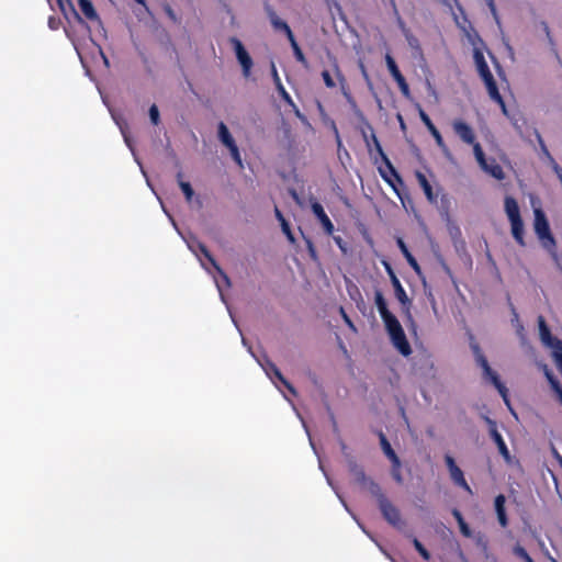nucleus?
Segmentation results:
<instances>
[{
    "mask_svg": "<svg viewBox=\"0 0 562 562\" xmlns=\"http://www.w3.org/2000/svg\"><path fill=\"white\" fill-rule=\"evenodd\" d=\"M472 349H473V352L475 356V361H476L477 366L481 367V369L483 371V378L485 380H488L495 386V389L498 391L499 395L502 396V398H503L504 403L506 404V406L508 407V409L512 412V414L514 416H516V414L510 405L508 390H507L506 385L501 381L497 372L494 371L490 367L488 361H487L486 357L482 353L480 347L477 345H473Z\"/></svg>",
    "mask_w": 562,
    "mask_h": 562,
    "instance_id": "1",
    "label": "nucleus"
},
{
    "mask_svg": "<svg viewBox=\"0 0 562 562\" xmlns=\"http://www.w3.org/2000/svg\"><path fill=\"white\" fill-rule=\"evenodd\" d=\"M265 11H266V14H267L273 30L276 32H282L285 34V36L289 40L291 47L293 49L295 59L299 63H301L304 67H307V59H306L305 55L303 54L300 45L297 44L295 36H294L291 27L289 26V24L278 16L274 9L268 2L265 3Z\"/></svg>",
    "mask_w": 562,
    "mask_h": 562,
    "instance_id": "2",
    "label": "nucleus"
},
{
    "mask_svg": "<svg viewBox=\"0 0 562 562\" xmlns=\"http://www.w3.org/2000/svg\"><path fill=\"white\" fill-rule=\"evenodd\" d=\"M373 497L376 499L382 517L396 529H403L405 521L400 509L387 498L379 484H373Z\"/></svg>",
    "mask_w": 562,
    "mask_h": 562,
    "instance_id": "3",
    "label": "nucleus"
},
{
    "mask_svg": "<svg viewBox=\"0 0 562 562\" xmlns=\"http://www.w3.org/2000/svg\"><path fill=\"white\" fill-rule=\"evenodd\" d=\"M382 321L393 346L401 355L405 357L409 356L412 353V348L396 316L391 314L382 318Z\"/></svg>",
    "mask_w": 562,
    "mask_h": 562,
    "instance_id": "4",
    "label": "nucleus"
},
{
    "mask_svg": "<svg viewBox=\"0 0 562 562\" xmlns=\"http://www.w3.org/2000/svg\"><path fill=\"white\" fill-rule=\"evenodd\" d=\"M504 209L510 223L514 239L519 246L525 247L524 222L520 216V210L516 199L510 195L505 196Z\"/></svg>",
    "mask_w": 562,
    "mask_h": 562,
    "instance_id": "5",
    "label": "nucleus"
},
{
    "mask_svg": "<svg viewBox=\"0 0 562 562\" xmlns=\"http://www.w3.org/2000/svg\"><path fill=\"white\" fill-rule=\"evenodd\" d=\"M371 138L374 143V146H375L378 153L381 155L382 160L385 165V169L382 167H379V173H380L381 178L393 189V191L397 194V196L401 198L397 186L404 184L403 179L400 176V173L396 171V169L394 168V166L392 165V162L390 161L387 156L384 154L382 146L374 133H372Z\"/></svg>",
    "mask_w": 562,
    "mask_h": 562,
    "instance_id": "6",
    "label": "nucleus"
},
{
    "mask_svg": "<svg viewBox=\"0 0 562 562\" xmlns=\"http://www.w3.org/2000/svg\"><path fill=\"white\" fill-rule=\"evenodd\" d=\"M533 213V228L536 235L542 243V246L555 256L557 241L551 233L550 225L544 212L541 209H536Z\"/></svg>",
    "mask_w": 562,
    "mask_h": 562,
    "instance_id": "7",
    "label": "nucleus"
},
{
    "mask_svg": "<svg viewBox=\"0 0 562 562\" xmlns=\"http://www.w3.org/2000/svg\"><path fill=\"white\" fill-rule=\"evenodd\" d=\"M445 462L449 470L452 482L464 490L468 494L473 495L471 486L468 484L462 470L457 465L454 459L450 454H446Z\"/></svg>",
    "mask_w": 562,
    "mask_h": 562,
    "instance_id": "8",
    "label": "nucleus"
},
{
    "mask_svg": "<svg viewBox=\"0 0 562 562\" xmlns=\"http://www.w3.org/2000/svg\"><path fill=\"white\" fill-rule=\"evenodd\" d=\"M483 419H484V422L488 426L490 436L493 439V441L496 443V446L498 448V452L501 453V456L506 461H509L510 460V453H509V450H508V448L506 446V442L504 441L502 435L497 430L496 422L494 419L490 418L488 416H485V415L483 416Z\"/></svg>",
    "mask_w": 562,
    "mask_h": 562,
    "instance_id": "9",
    "label": "nucleus"
},
{
    "mask_svg": "<svg viewBox=\"0 0 562 562\" xmlns=\"http://www.w3.org/2000/svg\"><path fill=\"white\" fill-rule=\"evenodd\" d=\"M231 43L234 47L236 58L243 68L244 76L248 77L254 65L250 55L248 54L245 46L237 37H232Z\"/></svg>",
    "mask_w": 562,
    "mask_h": 562,
    "instance_id": "10",
    "label": "nucleus"
},
{
    "mask_svg": "<svg viewBox=\"0 0 562 562\" xmlns=\"http://www.w3.org/2000/svg\"><path fill=\"white\" fill-rule=\"evenodd\" d=\"M349 471L352 474L355 481L363 488H367L371 495H373L372 485L378 483L366 474L363 468L356 462H350Z\"/></svg>",
    "mask_w": 562,
    "mask_h": 562,
    "instance_id": "11",
    "label": "nucleus"
},
{
    "mask_svg": "<svg viewBox=\"0 0 562 562\" xmlns=\"http://www.w3.org/2000/svg\"><path fill=\"white\" fill-rule=\"evenodd\" d=\"M452 128L454 133L460 137L462 142L468 145L475 143V134L473 128L462 120H454L452 122Z\"/></svg>",
    "mask_w": 562,
    "mask_h": 562,
    "instance_id": "12",
    "label": "nucleus"
},
{
    "mask_svg": "<svg viewBox=\"0 0 562 562\" xmlns=\"http://www.w3.org/2000/svg\"><path fill=\"white\" fill-rule=\"evenodd\" d=\"M311 209H312V212L314 213V215L316 216V218L322 224L325 233L329 236L333 235L334 231H335L334 224L330 221V218L328 217V215L325 213L322 204L314 200L311 204Z\"/></svg>",
    "mask_w": 562,
    "mask_h": 562,
    "instance_id": "13",
    "label": "nucleus"
},
{
    "mask_svg": "<svg viewBox=\"0 0 562 562\" xmlns=\"http://www.w3.org/2000/svg\"><path fill=\"white\" fill-rule=\"evenodd\" d=\"M538 325L540 339L544 346L549 347L552 350L557 347L555 342H562L559 338L552 336L551 330L546 323V319L541 315L538 317Z\"/></svg>",
    "mask_w": 562,
    "mask_h": 562,
    "instance_id": "14",
    "label": "nucleus"
},
{
    "mask_svg": "<svg viewBox=\"0 0 562 562\" xmlns=\"http://www.w3.org/2000/svg\"><path fill=\"white\" fill-rule=\"evenodd\" d=\"M392 285L394 288L395 297L402 304L404 313L406 314V316L409 319H412V314H411L412 301L407 296L405 289L403 288V285L401 284L398 279H395L394 282H392Z\"/></svg>",
    "mask_w": 562,
    "mask_h": 562,
    "instance_id": "15",
    "label": "nucleus"
},
{
    "mask_svg": "<svg viewBox=\"0 0 562 562\" xmlns=\"http://www.w3.org/2000/svg\"><path fill=\"white\" fill-rule=\"evenodd\" d=\"M486 89H487V92H488V95L490 98L496 102L501 109H502V112L507 115V108H506V104H505V101L502 97V94L499 93V90L497 88V85H496V81L494 79V77H491L488 79H485L483 80Z\"/></svg>",
    "mask_w": 562,
    "mask_h": 562,
    "instance_id": "16",
    "label": "nucleus"
},
{
    "mask_svg": "<svg viewBox=\"0 0 562 562\" xmlns=\"http://www.w3.org/2000/svg\"><path fill=\"white\" fill-rule=\"evenodd\" d=\"M420 120L423 121V123L425 124V126L427 127V130L429 131L431 136L434 137L438 147H440L443 151H447L448 147H447L440 132L435 126V124L432 123V121L430 120L428 114L425 113L423 110H420Z\"/></svg>",
    "mask_w": 562,
    "mask_h": 562,
    "instance_id": "17",
    "label": "nucleus"
},
{
    "mask_svg": "<svg viewBox=\"0 0 562 562\" xmlns=\"http://www.w3.org/2000/svg\"><path fill=\"white\" fill-rule=\"evenodd\" d=\"M473 57H474L477 72H479L480 77L482 78V80L493 77V74L490 70V67L484 58L483 53L479 49H475Z\"/></svg>",
    "mask_w": 562,
    "mask_h": 562,
    "instance_id": "18",
    "label": "nucleus"
},
{
    "mask_svg": "<svg viewBox=\"0 0 562 562\" xmlns=\"http://www.w3.org/2000/svg\"><path fill=\"white\" fill-rule=\"evenodd\" d=\"M333 70H334V74H335V76H336V78L338 80V85L340 87V91H341L342 95L347 99V101L352 102L353 99H352V95L350 93V89H349V86L347 83V79L344 76V74L341 72L340 67H339L337 60H335L334 64H333Z\"/></svg>",
    "mask_w": 562,
    "mask_h": 562,
    "instance_id": "19",
    "label": "nucleus"
},
{
    "mask_svg": "<svg viewBox=\"0 0 562 562\" xmlns=\"http://www.w3.org/2000/svg\"><path fill=\"white\" fill-rule=\"evenodd\" d=\"M542 369H543L544 376H546V379L548 380V382L550 384V387L557 394L558 400H559V402L562 405V385L560 384V382L558 381V379L554 376V374L548 368L547 364H543Z\"/></svg>",
    "mask_w": 562,
    "mask_h": 562,
    "instance_id": "20",
    "label": "nucleus"
},
{
    "mask_svg": "<svg viewBox=\"0 0 562 562\" xmlns=\"http://www.w3.org/2000/svg\"><path fill=\"white\" fill-rule=\"evenodd\" d=\"M415 176H416V179H417L419 186L423 188V191H424L427 200L430 203H435L437 201V195L434 193L432 188H431L429 181L427 180L426 176L420 171H416Z\"/></svg>",
    "mask_w": 562,
    "mask_h": 562,
    "instance_id": "21",
    "label": "nucleus"
},
{
    "mask_svg": "<svg viewBox=\"0 0 562 562\" xmlns=\"http://www.w3.org/2000/svg\"><path fill=\"white\" fill-rule=\"evenodd\" d=\"M505 502L506 498L503 494H499L495 497V510L497 514L498 522L504 528L508 525V519L505 510Z\"/></svg>",
    "mask_w": 562,
    "mask_h": 562,
    "instance_id": "22",
    "label": "nucleus"
},
{
    "mask_svg": "<svg viewBox=\"0 0 562 562\" xmlns=\"http://www.w3.org/2000/svg\"><path fill=\"white\" fill-rule=\"evenodd\" d=\"M202 254L205 256V258L211 262V265L214 267V269L220 274L222 281L227 285L231 286V280L229 277L226 274V272L221 268V266L216 262V260L213 258L209 249L204 246H200Z\"/></svg>",
    "mask_w": 562,
    "mask_h": 562,
    "instance_id": "23",
    "label": "nucleus"
},
{
    "mask_svg": "<svg viewBox=\"0 0 562 562\" xmlns=\"http://www.w3.org/2000/svg\"><path fill=\"white\" fill-rule=\"evenodd\" d=\"M397 245H398V248L401 249L403 256L405 257V259L407 260L408 265L412 267V269L420 274L422 272V268L420 266L418 265L416 258L412 255V252L408 250L406 244L403 241V239L398 238L397 239Z\"/></svg>",
    "mask_w": 562,
    "mask_h": 562,
    "instance_id": "24",
    "label": "nucleus"
},
{
    "mask_svg": "<svg viewBox=\"0 0 562 562\" xmlns=\"http://www.w3.org/2000/svg\"><path fill=\"white\" fill-rule=\"evenodd\" d=\"M78 4L86 19L100 22V16L90 0H78Z\"/></svg>",
    "mask_w": 562,
    "mask_h": 562,
    "instance_id": "25",
    "label": "nucleus"
},
{
    "mask_svg": "<svg viewBox=\"0 0 562 562\" xmlns=\"http://www.w3.org/2000/svg\"><path fill=\"white\" fill-rule=\"evenodd\" d=\"M374 303L376 305V308L380 313V316L381 318H384L389 315H391L392 313L390 312V310L387 308V304H386V301L383 296V293L381 291H375L374 293Z\"/></svg>",
    "mask_w": 562,
    "mask_h": 562,
    "instance_id": "26",
    "label": "nucleus"
},
{
    "mask_svg": "<svg viewBox=\"0 0 562 562\" xmlns=\"http://www.w3.org/2000/svg\"><path fill=\"white\" fill-rule=\"evenodd\" d=\"M404 31V36L407 41L408 46L415 52V54L423 57V49L419 43V40L409 32V30L404 29V26H401Z\"/></svg>",
    "mask_w": 562,
    "mask_h": 562,
    "instance_id": "27",
    "label": "nucleus"
},
{
    "mask_svg": "<svg viewBox=\"0 0 562 562\" xmlns=\"http://www.w3.org/2000/svg\"><path fill=\"white\" fill-rule=\"evenodd\" d=\"M218 138L227 148L236 144L227 126L223 122H220L218 124Z\"/></svg>",
    "mask_w": 562,
    "mask_h": 562,
    "instance_id": "28",
    "label": "nucleus"
},
{
    "mask_svg": "<svg viewBox=\"0 0 562 562\" xmlns=\"http://www.w3.org/2000/svg\"><path fill=\"white\" fill-rule=\"evenodd\" d=\"M379 439L381 448L384 452V454L387 457L390 461H395V458L398 457L395 451L393 450L391 443L389 442L387 438L383 434V431H379Z\"/></svg>",
    "mask_w": 562,
    "mask_h": 562,
    "instance_id": "29",
    "label": "nucleus"
},
{
    "mask_svg": "<svg viewBox=\"0 0 562 562\" xmlns=\"http://www.w3.org/2000/svg\"><path fill=\"white\" fill-rule=\"evenodd\" d=\"M178 184L186 198V201L190 203L194 196V190L191 187L190 182L182 180V172L177 173Z\"/></svg>",
    "mask_w": 562,
    "mask_h": 562,
    "instance_id": "30",
    "label": "nucleus"
},
{
    "mask_svg": "<svg viewBox=\"0 0 562 562\" xmlns=\"http://www.w3.org/2000/svg\"><path fill=\"white\" fill-rule=\"evenodd\" d=\"M385 63H386V66H387V69L390 71L391 76L393 77V79L395 81H398V80L405 78L402 75V72L400 71L394 58L390 54L385 55Z\"/></svg>",
    "mask_w": 562,
    "mask_h": 562,
    "instance_id": "31",
    "label": "nucleus"
},
{
    "mask_svg": "<svg viewBox=\"0 0 562 562\" xmlns=\"http://www.w3.org/2000/svg\"><path fill=\"white\" fill-rule=\"evenodd\" d=\"M281 99L286 103L289 104L294 113L296 114V116L299 117H302V114L297 108V105L294 103L293 99L291 98V95L289 94V92L285 90V88L283 87V85H279V87L277 88Z\"/></svg>",
    "mask_w": 562,
    "mask_h": 562,
    "instance_id": "32",
    "label": "nucleus"
},
{
    "mask_svg": "<svg viewBox=\"0 0 562 562\" xmlns=\"http://www.w3.org/2000/svg\"><path fill=\"white\" fill-rule=\"evenodd\" d=\"M270 367V371L272 372V374L293 394V395H296V391L295 389L293 387V385L283 376V374L281 373V371L279 370V368L273 364V363H270L269 364Z\"/></svg>",
    "mask_w": 562,
    "mask_h": 562,
    "instance_id": "33",
    "label": "nucleus"
},
{
    "mask_svg": "<svg viewBox=\"0 0 562 562\" xmlns=\"http://www.w3.org/2000/svg\"><path fill=\"white\" fill-rule=\"evenodd\" d=\"M486 169H483L485 172L490 173L493 178L497 179V180H503L505 178V172L503 170V168L496 164L495 161H493L492 164H488L486 161Z\"/></svg>",
    "mask_w": 562,
    "mask_h": 562,
    "instance_id": "34",
    "label": "nucleus"
},
{
    "mask_svg": "<svg viewBox=\"0 0 562 562\" xmlns=\"http://www.w3.org/2000/svg\"><path fill=\"white\" fill-rule=\"evenodd\" d=\"M557 347L552 349L551 356L553 358L557 369L562 374V342H555Z\"/></svg>",
    "mask_w": 562,
    "mask_h": 562,
    "instance_id": "35",
    "label": "nucleus"
},
{
    "mask_svg": "<svg viewBox=\"0 0 562 562\" xmlns=\"http://www.w3.org/2000/svg\"><path fill=\"white\" fill-rule=\"evenodd\" d=\"M472 146L476 161L479 162L482 169H486V158L480 143L475 142L472 144Z\"/></svg>",
    "mask_w": 562,
    "mask_h": 562,
    "instance_id": "36",
    "label": "nucleus"
},
{
    "mask_svg": "<svg viewBox=\"0 0 562 562\" xmlns=\"http://www.w3.org/2000/svg\"><path fill=\"white\" fill-rule=\"evenodd\" d=\"M392 463V470H391V473H392V477L394 479V481L398 484H402L403 483V476H402V472H401V460L398 457L395 458V461H391Z\"/></svg>",
    "mask_w": 562,
    "mask_h": 562,
    "instance_id": "37",
    "label": "nucleus"
},
{
    "mask_svg": "<svg viewBox=\"0 0 562 562\" xmlns=\"http://www.w3.org/2000/svg\"><path fill=\"white\" fill-rule=\"evenodd\" d=\"M513 553L524 562H535L533 559L529 555L526 549L519 543L513 547Z\"/></svg>",
    "mask_w": 562,
    "mask_h": 562,
    "instance_id": "38",
    "label": "nucleus"
},
{
    "mask_svg": "<svg viewBox=\"0 0 562 562\" xmlns=\"http://www.w3.org/2000/svg\"><path fill=\"white\" fill-rule=\"evenodd\" d=\"M413 544L416 551L423 557L424 560L428 561L430 559L429 551L423 546V543L417 538H413Z\"/></svg>",
    "mask_w": 562,
    "mask_h": 562,
    "instance_id": "39",
    "label": "nucleus"
},
{
    "mask_svg": "<svg viewBox=\"0 0 562 562\" xmlns=\"http://www.w3.org/2000/svg\"><path fill=\"white\" fill-rule=\"evenodd\" d=\"M322 78L324 80V83L327 88L329 89H333V88H336L337 86V82L334 80L331 74L329 72V70H323L322 71Z\"/></svg>",
    "mask_w": 562,
    "mask_h": 562,
    "instance_id": "40",
    "label": "nucleus"
},
{
    "mask_svg": "<svg viewBox=\"0 0 562 562\" xmlns=\"http://www.w3.org/2000/svg\"><path fill=\"white\" fill-rule=\"evenodd\" d=\"M148 114H149V119H150V122L153 123V125H158L160 123L159 110L156 104H153L149 108Z\"/></svg>",
    "mask_w": 562,
    "mask_h": 562,
    "instance_id": "41",
    "label": "nucleus"
},
{
    "mask_svg": "<svg viewBox=\"0 0 562 562\" xmlns=\"http://www.w3.org/2000/svg\"><path fill=\"white\" fill-rule=\"evenodd\" d=\"M387 2H389L390 7L392 9L393 15L396 19L398 25L400 26H405L404 21L402 20V16H401L400 11L397 9L395 0H387Z\"/></svg>",
    "mask_w": 562,
    "mask_h": 562,
    "instance_id": "42",
    "label": "nucleus"
},
{
    "mask_svg": "<svg viewBox=\"0 0 562 562\" xmlns=\"http://www.w3.org/2000/svg\"><path fill=\"white\" fill-rule=\"evenodd\" d=\"M229 151H231V155H232V158L234 159V161L243 167V161H241V157H240V153H239V149L237 147L236 144H234L232 147L228 148Z\"/></svg>",
    "mask_w": 562,
    "mask_h": 562,
    "instance_id": "43",
    "label": "nucleus"
},
{
    "mask_svg": "<svg viewBox=\"0 0 562 562\" xmlns=\"http://www.w3.org/2000/svg\"><path fill=\"white\" fill-rule=\"evenodd\" d=\"M281 228H282V232L285 234L286 238L289 239V241L294 243L295 238L292 234V231H291V227H290V224L288 221H283V223H281Z\"/></svg>",
    "mask_w": 562,
    "mask_h": 562,
    "instance_id": "44",
    "label": "nucleus"
},
{
    "mask_svg": "<svg viewBox=\"0 0 562 562\" xmlns=\"http://www.w3.org/2000/svg\"><path fill=\"white\" fill-rule=\"evenodd\" d=\"M396 83H397V86H398V88H400V90H401L402 94H403L404 97H409V92H411V91H409V87H408V83H407L406 79H405V78H403V79H401V80L396 81Z\"/></svg>",
    "mask_w": 562,
    "mask_h": 562,
    "instance_id": "45",
    "label": "nucleus"
},
{
    "mask_svg": "<svg viewBox=\"0 0 562 562\" xmlns=\"http://www.w3.org/2000/svg\"><path fill=\"white\" fill-rule=\"evenodd\" d=\"M306 247H307L310 257L313 260H316L317 259V251H316V248H315V246H314V244H313V241L311 239H306Z\"/></svg>",
    "mask_w": 562,
    "mask_h": 562,
    "instance_id": "46",
    "label": "nucleus"
},
{
    "mask_svg": "<svg viewBox=\"0 0 562 562\" xmlns=\"http://www.w3.org/2000/svg\"><path fill=\"white\" fill-rule=\"evenodd\" d=\"M537 138H538L539 145L542 149V153L550 159V161H553V157L551 156L550 151L548 150L541 135L537 134Z\"/></svg>",
    "mask_w": 562,
    "mask_h": 562,
    "instance_id": "47",
    "label": "nucleus"
},
{
    "mask_svg": "<svg viewBox=\"0 0 562 562\" xmlns=\"http://www.w3.org/2000/svg\"><path fill=\"white\" fill-rule=\"evenodd\" d=\"M271 75H272V78H273V82H274V85H276V88H278V87H279V85H282L281 79H280V77H279V74H278V70H277V68H276L274 64H272V65H271Z\"/></svg>",
    "mask_w": 562,
    "mask_h": 562,
    "instance_id": "48",
    "label": "nucleus"
},
{
    "mask_svg": "<svg viewBox=\"0 0 562 562\" xmlns=\"http://www.w3.org/2000/svg\"><path fill=\"white\" fill-rule=\"evenodd\" d=\"M383 265H384L385 270H386V272H387V274H389V277H390L391 283H392V282H394V280H395V279H398V278L396 277V274H395V272H394V270H393L392 266H391L389 262L384 261V262H383Z\"/></svg>",
    "mask_w": 562,
    "mask_h": 562,
    "instance_id": "49",
    "label": "nucleus"
},
{
    "mask_svg": "<svg viewBox=\"0 0 562 562\" xmlns=\"http://www.w3.org/2000/svg\"><path fill=\"white\" fill-rule=\"evenodd\" d=\"M383 265H384L385 270H386V272H387V274H389V277H390L391 283H392V282H394V280H395V279H398V278L396 277V274H395V272H394V270H393L392 266H391L389 262L384 261V262H383Z\"/></svg>",
    "mask_w": 562,
    "mask_h": 562,
    "instance_id": "50",
    "label": "nucleus"
},
{
    "mask_svg": "<svg viewBox=\"0 0 562 562\" xmlns=\"http://www.w3.org/2000/svg\"><path fill=\"white\" fill-rule=\"evenodd\" d=\"M340 314H341L345 323L348 325V327L351 328L352 330H356V327H355L352 321L349 318V316L347 315V313L345 312V310L342 307H340Z\"/></svg>",
    "mask_w": 562,
    "mask_h": 562,
    "instance_id": "51",
    "label": "nucleus"
},
{
    "mask_svg": "<svg viewBox=\"0 0 562 562\" xmlns=\"http://www.w3.org/2000/svg\"><path fill=\"white\" fill-rule=\"evenodd\" d=\"M460 528V532L467 537V538H470L472 536V531L469 527V525L467 522H464L462 526L459 527Z\"/></svg>",
    "mask_w": 562,
    "mask_h": 562,
    "instance_id": "52",
    "label": "nucleus"
},
{
    "mask_svg": "<svg viewBox=\"0 0 562 562\" xmlns=\"http://www.w3.org/2000/svg\"><path fill=\"white\" fill-rule=\"evenodd\" d=\"M551 162H552L553 171L555 172V175L558 176V178L561 181L562 180V168L557 164V161L554 159Z\"/></svg>",
    "mask_w": 562,
    "mask_h": 562,
    "instance_id": "53",
    "label": "nucleus"
},
{
    "mask_svg": "<svg viewBox=\"0 0 562 562\" xmlns=\"http://www.w3.org/2000/svg\"><path fill=\"white\" fill-rule=\"evenodd\" d=\"M488 9L491 10L492 14L493 15H496V5H495V2L494 0H485Z\"/></svg>",
    "mask_w": 562,
    "mask_h": 562,
    "instance_id": "54",
    "label": "nucleus"
},
{
    "mask_svg": "<svg viewBox=\"0 0 562 562\" xmlns=\"http://www.w3.org/2000/svg\"><path fill=\"white\" fill-rule=\"evenodd\" d=\"M274 213H276V217L278 218V221L280 222V224H281V223H283V221H286V220L284 218V216H283L282 212H281L278 207H276V209H274Z\"/></svg>",
    "mask_w": 562,
    "mask_h": 562,
    "instance_id": "55",
    "label": "nucleus"
},
{
    "mask_svg": "<svg viewBox=\"0 0 562 562\" xmlns=\"http://www.w3.org/2000/svg\"><path fill=\"white\" fill-rule=\"evenodd\" d=\"M452 515H453V517L457 519V521H459V520H461V518H463V516H462L461 512H460L459 509H457V508H454V509L452 510Z\"/></svg>",
    "mask_w": 562,
    "mask_h": 562,
    "instance_id": "56",
    "label": "nucleus"
},
{
    "mask_svg": "<svg viewBox=\"0 0 562 562\" xmlns=\"http://www.w3.org/2000/svg\"><path fill=\"white\" fill-rule=\"evenodd\" d=\"M291 195H292L293 200H294L297 204H301V201H300L299 194L296 193V191H295V190H292V191H291Z\"/></svg>",
    "mask_w": 562,
    "mask_h": 562,
    "instance_id": "57",
    "label": "nucleus"
},
{
    "mask_svg": "<svg viewBox=\"0 0 562 562\" xmlns=\"http://www.w3.org/2000/svg\"><path fill=\"white\" fill-rule=\"evenodd\" d=\"M71 9H72V12L75 14V18L79 21V22H83V20L81 19V16L79 15V13L74 9V7L71 5Z\"/></svg>",
    "mask_w": 562,
    "mask_h": 562,
    "instance_id": "58",
    "label": "nucleus"
},
{
    "mask_svg": "<svg viewBox=\"0 0 562 562\" xmlns=\"http://www.w3.org/2000/svg\"><path fill=\"white\" fill-rule=\"evenodd\" d=\"M335 241H336V244H337L340 248H342V246H341L342 239H341L340 237H335Z\"/></svg>",
    "mask_w": 562,
    "mask_h": 562,
    "instance_id": "59",
    "label": "nucleus"
},
{
    "mask_svg": "<svg viewBox=\"0 0 562 562\" xmlns=\"http://www.w3.org/2000/svg\"><path fill=\"white\" fill-rule=\"evenodd\" d=\"M167 12H168L170 18L175 19V14H173V12H172V10L170 8H168Z\"/></svg>",
    "mask_w": 562,
    "mask_h": 562,
    "instance_id": "60",
    "label": "nucleus"
},
{
    "mask_svg": "<svg viewBox=\"0 0 562 562\" xmlns=\"http://www.w3.org/2000/svg\"><path fill=\"white\" fill-rule=\"evenodd\" d=\"M465 522L464 518H461V520L458 521L459 527L462 526Z\"/></svg>",
    "mask_w": 562,
    "mask_h": 562,
    "instance_id": "61",
    "label": "nucleus"
},
{
    "mask_svg": "<svg viewBox=\"0 0 562 562\" xmlns=\"http://www.w3.org/2000/svg\"><path fill=\"white\" fill-rule=\"evenodd\" d=\"M138 4L145 5V0H135Z\"/></svg>",
    "mask_w": 562,
    "mask_h": 562,
    "instance_id": "62",
    "label": "nucleus"
},
{
    "mask_svg": "<svg viewBox=\"0 0 562 562\" xmlns=\"http://www.w3.org/2000/svg\"><path fill=\"white\" fill-rule=\"evenodd\" d=\"M49 23H52V24H49V27L54 29L55 22H53V20H49Z\"/></svg>",
    "mask_w": 562,
    "mask_h": 562,
    "instance_id": "63",
    "label": "nucleus"
},
{
    "mask_svg": "<svg viewBox=\"0 0 562 562\" xmlns=\"http://www.w3.org/2000/svg\"><path fill=\"white\" fill-rule=\"evenodd\" d=\"M49 23H52V24H49V27L54 29L55 22H53V20H49Z\"/></svg>",
    "mask_w": 562,
    "mask_h": 562,
    "instance_id": "64",
    "label": "nucleus"
}]
</instances>
